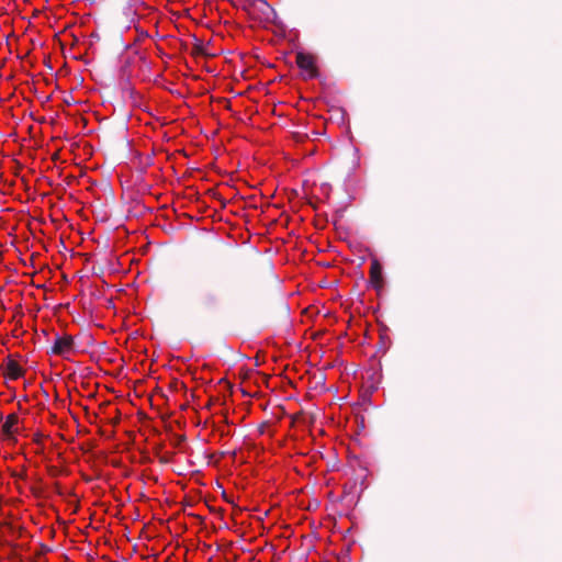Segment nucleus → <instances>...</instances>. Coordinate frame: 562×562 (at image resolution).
Listing matches in <instances>:
<instances>
[{
  "instance_id": "obj_3",
  "label": "nucleus",
  "mask_w": 562,
  "mask_h": 562,
  "mask_svg": "<svg viewBox=\"0 0 562 562\" xmlns=\"http://www.w3.org/2000/svg\"><path fill=\"white\" fill-rule=\"evenodd\" d=\"M369 274H370L369 276L370 283L376 291H380L384 285V280H383V274H382V266L378 259H373L371 261Z\"/></svg>"
},
{
  "instance_id": "obj_4",
  "label": "nucleus",
  "mask_w": 562,
  "mask_h": 562,
  "mask_svg": "<svg viewBox=\"0 0 562 562\" xmlns=\"http://www.w3.org/2000/svg\"><path fill=\"white\" fill-rule=\"evenodd\" d=\"M3 374L11 380H18L23 376L24 370L9 356L3 366Z\"/></svg>"
},
{
  "instance_id": "obj_6",
  "label": "nucleus",
  "mask_w": 562,
  "mask_h": 562,
  "mask_svg": "<svg viewBox=\"0 0 562 562\" xmlns=\"http://www.w3.org/2000/svg\"><path fill=\"white\" fill-rule=\"evenodd\" d=\"M201 303L206 311H213L218 306L220 300L215 292L207 291L204 293Z\"/></svg>"
},
{
  "instance_id": "obj_1",
  "label": "nucleus",
  "mask_w": 562,
  "mask_h": 562,
  "mask_svg": "<svg viewBox=\"0 0 562 562\" xmlns=\"http://www.w3.org/2000/svg\"><path fill=\"white\" fill-rule=\"evenodd\" d=\"M296 65L304 71V79H312L318 76L313 55L302 52L297 53Z\"/></svg>"
},
{
  "instance_id": "obj_7",
  "label": "nucleus",
  "mask_w": 562,
  "mask_h": 562,
  "mask_svg": "<svg viewBox=\"0 0 562 562\" xmlns=\"http://www.w3.org/2000/svg\"><path fill=\"white\" fill-rule=\"evenodd\" d=\"M281 314L285 319L289 317V306L285 303L281 305Z\"/></svg>"
},
{
  "instance_id": "obj_8",
  "label": "nucleus",
  "mask_w": 562,
  "mask_h": 562,
  "mask_svg": "<svg viewBox=\"0 0 562 562\" xmlns=\"http://www.w3.org/2000/svg\"><path fill=\"white\" fill-rule=\"evenodd\" d=\"M194 54H204L202 45H195L193 48Z\"/></svg>"
},
{
  "instance_id": "obj_5",
  "label": "nucleus",
  "mask_w": 562,
  "mask_h": 562,
  "mask_svg": "<svg viewBox=\"0 0 562 562\" xmlns=\"http://www.w3.org/2000/svg\"><path fill=\"white\" fill-rule=\"evenodd\" d=\"M18 424H19V417L16 414H10L7 416L5 422L3 423L1 430L3 435L7 437H12L14 434L18 432Z\"/></svg>"
},
{
  "instance_id": "obj_2",
  "label": "nucleus",
  "mask_w": 562,
  "mask_h": 562,
  "mask_svg": "<svg viewBox=\"0 0 562 562\" xmlns=\"http://www.w3.org/2000/svg\"><path fill=\"white\" fill-rule=\"evenodd\" d=\"M74 350V338L70 335H56L50 352L56 356L66 357Z\"/></svg>"
}]
</instances>
